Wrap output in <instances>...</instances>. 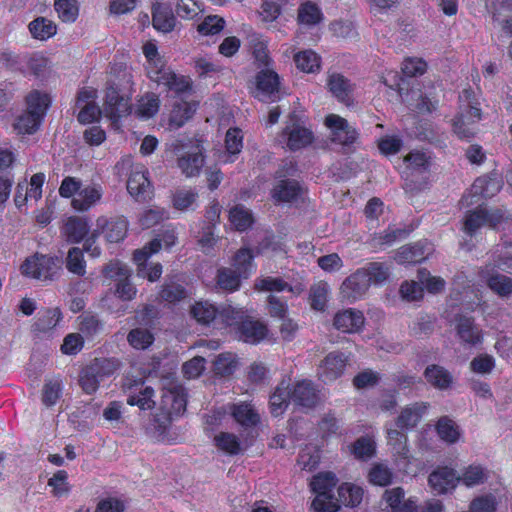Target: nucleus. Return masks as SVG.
Wrapping results in <instances>:
<instances>
[{
    "label": "nucleus",
    "mask_w": 512,
    "mask_h": 512,
    "mask_svg": "<svg viewBox=\"0 0 512 512\" xmlns=\"http://www.w3.org/2000/svg\"><path fill=\"white\" fill-rule=\"evenodd\" d=\"M346 362L344 353L339 351L329 353L319 365V378L326 383L336 380L343 374Z\"/></svg>",
    "instance_id": "obj_14"
},
{
    "label": "nucleus",
    "mask_w": 512,
    "mask_h": 512,
    "mask_svg": "<svg viewBox=\"0 0 512 512\" xmlns=\"http://www.w3.org/2000/svg\"><path fill=\"white\" fill-rule=\"evenodd\" d=\"M100 234H104L106 240L110 243H118L122 241L128 230L127 221L122 218L100 217L97 219V228Z\"/></svg>",
    "instance_id": "obj_16"
},
{
    "label": "nucleus",
    "mask_w": 512,
    "mask_h": 512,
    "mask_svg": "<svg viewBox=\"0 0 512 512\" xmlns=\"http://www.w3.org/2000/svg\"><path fill=\"white\" fill-rule=\"evenodd\" d=\"M102 381L91 364L84 367L80 372L79 385L86 394L95 393Z\"/></svg>",
    "instance_id": "obj_41"
},
{
    "label": "nucleus",
    "mask_w": 512,
    "mask_h": 512,
    "mask_svg": "<svg viewBox=\"0 0 512 512\" xmlns=\"http://www.w3.org/2000/svg\"><path fill=\"white\" fill-rule=\"evenodd\" d=\"M369 287V280L366 278L365 272L358 269L343 281L340 287V293L342 298L353 302L364 296Z\"/></svg>",
    "instance_id": "obj_13"
},
{
    "label": "nucleus",
    "mask_w": 512,
    "mask_h": 512,
    "mask_svg": "<svg viewBox=\"0 0 512 512\" xmlns=\"http://www.w3.org/2000/svg\"><path fill=\"white\" fill-rule=\"evenodd\" d=\"M214 442L218 449L229 455H236L241 450L238 437L232 433L220 432L214 437Z\"/></svg>",
    "instance_id": "obj_45"
},
{
    "label": "nucleus",
    "mask_w": 512,
    "mask_h": 512,
    "mask_svg": "<svg viewBox=\"0 0 512 512\" xmlns=\"http://www.w3.org/2000/svg\"><path fill=\"white\" fill-rule=\"evenodd\" d=\"M253 254L248 248H241L232 258L231 267L217 270L216 286L218 289L232 293L239 290L241 280L248 278L253 268Z\"/></svg>",
    "instance_id": "obj_1"
},
{
    "label": "nucleus",
    "mask_w": 512,
    "mask_h": 512,
    "mask_svg": "<svg viewBox=\"0 0 512 512\" xmlns=\"http://www.w3.org/2000/svg\"><path fill=\"white\" fill-rule=\"evenodd\" d=\"M283 134L287 137V147L292 151L305 148L314 140L312 131L301 125L295 115H290Z\"/></svg>",
    "instance_id": "obj_10"
},
{
    "label": "nucleus",
    "mask_w": 512,
    "mask_h": 512,
    "mask_svg": "<svg viewBox=\"0 0 512 512\" xmlns=\"http://www.w3.org/2000/svg\"><path fill=\"white\" fill-rule=\"evenodd\" d=\"M176 19L169 5L156 3L152 9L153 27L161 32H171L175 27Z\"/></svg>",
    "instance_id": "obj_23"
},
{
    "label": "nucleus",
    "mask_w": 512,
    "mask_h": 512,
    "mask_svg": "<svg viewBox=\"0 0 512 512\" xmlns=\"http://www.w3.org/2000/svg\"><path fill=\"white\" fill-rule=\"evenodd\" d=\"M323 14L320 8L311 2H306L298 8V22L303 25L312 26L321 22Z\"/></svg>",
    "instance_id": "obj_42"
},
{
    "label": "nucleus",
    "mask_w": 512,
    "mask_h": 512,
    "mask_svg": "<svg viewBox=\"0 0 512 512\" xmlns=\"http://www.w3.org/2000/svg\"><path fill=\"white\" fill-rule=\"evenodd\" d=\"M337 484L336 475L332 472L319 473L313 477L311 482L312 490L317 496L312 502V507L317 512H337L339 505L330 494L332 488Z\"/></svg>",
    "instance_id": "obj_5"
},
{
    "label": "nucleus",
    "mask_w": 512,
    "mask_h": 512,
    "mask_svg": "<svg viewBox=\"0 0 512 512\" xmlns=\"http://www.w3.org/2000/svg\"><path fill=\"white\" fill-rule=\"evenodd\" d=\"M225 26L224 18L218 15H209L198 25V32L203 35H215L220 33Z\"/></svg>",
    "instance_id": "obj_59"
},
{
    "label": "nucleus",
    "mask_w": 512,
    "mask_h": 512,
    "mask_svg": "<svg viewBox=\"0 0 512 512\" xmlns=\"http://www.w3.org/2000/svg\"><path fill=\"white\" fill-rule=\"evenodd\" d=\"M325 125L330 130L331 142L340 145L345 151H350L359 140L357 129L337 114L327 115Z\"/></svg>",
    "instance_id": "obj_6"
},
{
    "label": "nucleus",
    "mask_w": 512,
    "mask_h": 512,
    "mask_svg": "<svg viewBox=\"0 0 512 512\" xmlns=\"http://www.w3.org/2000/svg\"><path fill=\"white\" fill-rule=\"evenodd\" d=\"M360 269L361 271L365 272L366 278L369 280V285L382 284L388 279L390 275L389 267L382 262H370Z\"/></svg>",
    "instance_id": "obj_40"
},
{
    "label": "nucleus",
    "mask_w": 512,
    "mask_h": 512,
    "mask_svg": "<svg viewBox=\"0 0 512 512\" xmlns=\"http://www.w3.org/2000/svg\"><path fill=\"white\" fill-rule=\"evenodd\" d=\"M387 437L388 443L391 445L394 455L402 459H407L409 454V450L406 445L407 436L396 429H389L387 431Z\"/></svg>",
    "instance_id": "obj_49"
},
{
    "label": "nucleus",
    "mask_w": 512,
    "mask_h": 512,
    "mask_svg": "<svg viewBox=\"0 0 512 512\" xmlns=\"http://www.w3.org/2000/svg\"><path fill=\"white\" fill-rule=\"evenodd\" d=\"M472 91L463 90L459 95V111L452 120L453 132L462 140H469L477 133V123L481 120V110L472 104Z\"/></svg>",
    "instance_id": "obj_2"
},
{
    "label": "nucleus",
    "mask_w": 512,
    "mask_h": 512,
    "mask_svg": "<svg viewBox=\"0 0 512 512\" xmlns=\"http://www.w3.org/2000/svg\"><path fill=\"white\" fill-rule=\"evenodd\" d=\"M89 232V225L86 219L79 217H70L64 227L63 234L67 241L71 243H79Z\"/></svg>",
    "instance_id": "obj_29"
},
{
    "label": "nucleus",
    "mask_w": 512,
    "mask_h": 512,
    "mask_svg": "<svg viewBox=\"0 0 512 512\" xmlns=\"http://www.w3.org/2000/svg\"><path fill=\"white\" fill-rule=\"evenodd\" d=\"M425 258L423 248L418 244L405 245L398 249L396 261L400 264L418 263Z\"/></svg>",
    "instance_id": "obj_47"
},
{
    "label": "nucleus",
    "mask_w": 512,
    "mask_h": 512,
    "mask_svg": "<svg viewBox=\"0 0 512 512\" xmlns=\"http://www.w3.org/2000/svg\"><path fill=\"white\" fill-rule=\"evenodd\" d=\"M436 430L440 438L448 443L456 442L460 435L454 421L447 416H443L438 420Z\"/></svg>",
    "instance_id": "obj_50"
},
{
    "label": "nucleus",
    "mask_w": 512,
    "mask_h": 512,
    "mask_svg": "<svg viewBox=\"0 0 512 512\" xmlns=\"http://www.w3.org/2000/svg\"><path fill=\"white\" fill-rule=\"evenodd\" d=\"M65 267L71 274L83 277L86 274V261L83 250L78 247H72L68 250L65 258Z\"/></svg>",
    "instance_id": "obj_37"
},
{
    "label": "nucleus",
    "mask_w": 512,
    "mask_h": 512,
    "mask_svg": "<svg viewBox=\"0 0 512 512\" xmlns=\"http://www.w3.org/2000/svg\"><path fill=\"white\" fill-rule=\"evenodd\" d=\"M284 5L276 0H262L258 11L259 17L263 23L274 22L281 14V7Z\"/></svg>",
    "instance_id": "obj_54"
},
{
    "label": "nucleus",
    "mask_w": 512,
    "mask_h": 512,
    "mask_svg": "<svg viewBox=\"0 0 512 512\" xmlns=\"http://www.w3.org/2000/svg\"><path fill=\"white\" fill-rule=\"evenodd\" d=\"M375 453V442L369 437H360L353 445V454L357 459L366 460Z\"/></svg>",
    "instance_id": "obj_61"
},
{
    "label": "nucleus",
    "mask_w": 512,
    "mask_h": 512,
    "mask_svg": "<svg viewBox=\"0 0 512 512\" xmlns=\"http://www.w3.org/2000/svg\"><path fill=\"white\" fill-rule=\"evenodd\" d=\"M29 31L32 36L39 40H46L57 32L56 24L44 17H38L29 24Z\"/></svg>",
    "instance_id": "obj_38"
},
{
    "label": "nucleus",
    "mask_w": 512,
    "mask_h": 512,
    "mask_svg": "<svg viewBox=\"0 0 512 512\" xmlns=\"http://www.w3.org/2000/svg\"><path fill=\"white\" fill-rule=\"evenodd\" d=\"M27 110L14 123L19 134H33L39 127L50 104L47 94L32 91L26 97Z\"/></svg>",
    "instance_id": "obj_3"
},
{
    "label": "nucleus",
    "mask_w": 512,
    "mask_h": 512,
    "mask_svg": "<svg viewBox=\"0 0 512 512\" xmlns=\"http://www.w3.org/2000/svg\"><path fill=\"white\" fill-rule=\"evenodd\" d=\"M63 382L59 377L48 378L42 388V403L46 407L54 406L62 396Z\"/></svg>",
    "instance_id": "obj_35"
},
{
    "label": "nucleus",
    "mask_w": 512,
    "mask_h": 512,
    "mask_svg": "<svg viewBox=\"0 0 512 512\" xmlns=\"http://www.w3.org/2000/svg\"><path fill=\"white\" fill-rule=\"evenodd\" d=\"M230 412L235 421L242 427L251 428L260 422V415L255 408L247 402L233 404Z\"/></svg>",
    "instance_id": "obj_25"
},
{
    "label": "nucleus",
    "mask_w": 512,
    "mask_h": 512,
    "mask_svg": "<svg viewBox=\"0 0 512 512\" xmlns=\"http://www.w3.org/2000/svg\"><path fill=\"white\" fill-rule=\"evenodd\" d=\"M329 293V286L326 282H318L311 286L309 292L310 305L313 309L324 310Z\"/></svg>",
    "instance_id": "obj_48"
},
{
    "label": "nucleus",
    "mask_w": 512,
    "mask_h": 512,
    "mask_svg": "<svg viewBox=\"0 0 512 512\" xmlns=\"http://www.w3.org/2000/svg\"><path fill=\"white\" fill-rule=\"evenodd\" d=\"M143 387L142 380H131L126 378L123 383L125 391L129 392L127 397V404L131 406H138L141 410L152 409L155 405L152 399L154 390L151 387Z\"/></svg>",
    "instance_id": "obj_11"
},
{
    "label": "nucleus",
    "mask_w": 512,
    "mask_h": 512,
    "mask_svg": "<svg viewBox=\"0 0 512 512\" xmlns=\"http://www.w3.org/2000/svg\"><path fill=\"white\" fill-rule=\"evenodd\" d=\"M363 498V490L359 486L351 485L348 483L342 484L338 488V498L334 497L338 505L355 507L359 505Z\"/></svg>",
    "instance_id": "obj_31"
},
{
    "label": "nucleus",
    "mask_w": 512,
    "mask_h": 512,
    "mask_svg": "<svg viewBox=\"0 0 512 512\" xmlns=\"http://www.w3.org/2000/svg\"><path fill=\"white\" fill-rule=\"evenodd\" d=\"M54 7L63 22L72 23L78 17L79 6L76 0H55Z\"/></svg>",
    "instance_id": "obj_46"
},
{
    "label": "nucleus",
    "mask_w": 512,
    "mask_h": 512,
    "mask_svg": "<svg viewBox=\"0 0 512 512\" xmlns=\"http://www.w3.org/2000/svg\"><path fill=\"white\" fill-rule=\"evenodd\" d=\"M238 331L240 339L251 344L260 342L267 334L265 325L259 321H254L247 316L239 324Z\"/></svg>",
    "instance_id": "obj_24"
},
{
    "label": "nucleus",
    "mask_w": 512,
    "mask_h": 512,
    "mask_svg": "<svg viewBox=\"0 0 512 512\" xmlns=\"http://www.w3.org/2000/svg\"><path fill=\"white\" fill-rule=\"evenodd\" d=\"M487 285L501 297H508L512 294V278L507 275L494 273L487 278Z\"/></svg>",
    "instance_id": "obj_43"
},
{
    "label": "nucleus",
    "mask_w": 512,
    "mask_h": 512,
    "mask_svg": "<svg viewBox=\"0 0 512 512\" xmlns=\"http://www.w3.org/2000/svg\"><path fill=\"white\" fill-rule=\"evenodd\" d=\"M328 87L331 93L343 103L350 100L352 86L349 81L341 74H332L328 78Z\"/></svg>",
    "instance_id": "obj_33"
},
{
    "label": "nucleus",
    "mask_w": 512,
    "mask_h": 512,
    "mask_svg": "<svg viewBox=\"0 0 512 512\" xmlns=\"http://www.w3.org/2000/svg\"><path fill=\"white\" fill-rule=\"evenodd\" d=\"M102 195L103 190L100 185L92 184L81 187L72 199V206L78 211H87L101 200Z\"/></svg>",
    "instance_id": "obj_21"
},
{
    "label": "nucleus",
    "mask_w": 512,
    "mask_h": 512,
    "mask_svg": "<svg viewBox=\"0 0 512 512\" xmlns=\"http://www.w3.org/2000/svg\"><path fill=\"white\" fill-rule=\"evenodd\" d=\"M246 317L242 309L232 307L231 305H223L219 307V319L229 326H239Z\"/></svg>",
    "instance_id": "obj_56"
},
{
    "label": "nucleus",
    "mask_w": 512,
    "mask_h": 512,
    "mask_svg": "<svg viewBox=\"0 0 512 512\" xmlns=\"http://www.w3.org/2000/svg\"><path fill=\"white\" fill-rule=\"evenodd\" d=\"M203 165L204 157L200 151L187 153L178 158V167L186 177L198 175Z\"/></svg>",
    "instance_id": "obj_30"
},
{
    "label": "nucleus",
    "mask_w": 512,
    "mask_h": 512,
    "mask_svg": "<svg viewBox=\"0 0 512 512\" xmlns=\"http://www.w3.org/2000/svg\"><path fill=\"white\" fill-rule=\"evenodd\" d=\"M255 289L258 291L280 292L288 290L293 292V288L281 278L263 277L255 281Z\"/></svg>",
    "instance_id": "obj_51"
},
{
    "label": "nucleus",
    "mask_w": 512,
    "mask_h": 512,
    "mask_svg": "<svg viewBox=\"0 0 512 512\" xmlns=\"http://www.w3.org/2000/svg\"><path fill=\"white\" fill-rule=\"evenodd\" d=\"M294 61L297 68L306 73H313L320 69V57L312 50L296 53Z\"/></svg>",
    "instance_id": "obj_39"
},
{
    "label": "nucleus",
    "mask_w": 512,
    "mask_h": 512,
    "mask_svg": "<svg viewBox=\"0 0 512 512\" xmlns=\"http://www.w3.org/2000/svg\"><path fill=\"white\" fill-rule=\"evenodd\" d=\"M333 324L337 330L344 333H354L363 326L364 316L358 310L346 309L335 315Z\"/></svg>",
    "instance_id": "obj_20"
},
{
    "label": "nucleus",
    "mask_w": 512,
    "mask_h": 512,
    "mask_svg": "<svg viewBox=\"0 0 512 512\" xmlns=\"http://www.w3.org/2000/svg\"><path fill=\"white\" fill-rule=\"evenodd\" d=\"M67 479V472L65 470H59L48 480V486L52 488V494L55 497H62L69 493L70 486Z\"/></svg>",
    "instance_id": "obj_57"
},
{
    "label": "nucleus",
    "mask_w": 512,
    "mask_h": 512,
    "mask_svg": "<svg viewBox=\"0 0 512 512\" xmlns=\"http://www.w3.org/2000/svg\"><path fill=\"white\" fill-rule=\"evenodd\" d=\"M320 456L314 447H305L298 456V465L305 470L312 471L319 463Z\"/></svg>",
    "instance_id": "obj_62"
},
{
    "label": "nucleus",
    "mask_w": 512,
    "mask_h": 512,
    "mask_svg": "<svg viewBox=\"0 0 512 512\" xmlns=\"http://www.w3.org/2000/svg\"><path fill=\"white\" fill-rule=\"evenodd\" d=\"M428 383L438 389H447L452 383L451 374L439 365H430L424 371Z\"/></svg>",
    "instance_id": "obj_32"
},
{
    "label": "nucleus",
    "mask_w": 512,
    "mask_h": 512,
    "mask_svg": "<svg viewBox=\"0 0 512 512\" xmlns=\"http://www.w3.org/2000/svg\"><path fill=\"white\" fill-rule=\"evenodd\" d=\"M160 107L159 97L154 93H148L138 102V114L145 118L154 116Z\"/></svg>",
    "instance_id": "obj_55"
},
{
    "label": "nucleus",
    "mask_w": 512,
    "mask_h": 512,
    "mask_svg": "<svg viewBox=\"0 0 512 512\" xmlns=\"http://www.w3.org/2000/svg\"><path fill=\"white\" fill-rule=\"evenodd\" d=\"M186 296L187 292L185 288L175 282L165 283L160 292V297L169 303L181 301L186 298Z\"/></svg>",
    "instance_id": "obj_60"
},
{
    "label": "nucleus",
    "mask_w": 512,
    "mask_h": 512,
    "mask_svg": "<svg viewBox=\"0 0 512 512\" xmlns=\"http://www.w3.org/2000/svg\"><path fill=\"white\" fill-rule=\"evenodd\" d=\"M97 91L84 87L79 90L76 97V107L79 109L77 119L81 124H90L101 116V109L96 104Z\"/></svg>",
    "instance_id": "obj_9"
},
{
    "label": "nucleus",
    "mask_w": 512,
    "mask_h": 512,
    "mask_svg": "<svg viewBox=\"0 0 512 512\" xmlns=\"http://www.w3.org/2000/svg\"><path fill=\"white\" fill-rule=\"evenodd\" d=\"M428 403L416 402L406 406L397 418L400 428H414L428 409Z\"/></svg>",
    "instance_id": "obj_26"
},
{
    "label": "nucleus",
    "mask_w": 512,
    "mask_h": 512,
    "mask_svg": "<svg viewBox=\"0 0 512 512\" xmlns=\"http://www.w3.org/2000/svg\"><path fill=\"white\" fill-rule=\"evenodd\" d=\"M57 259L48 255H35L21 265L24 275L42 281H52L58 274Z\"/></svg>",
    "instance_id": "obj_8"
},
{
    "label": "nucleus",
    "mask_w": 512,
    "mask_h": 512,
    "mask_svg": "<svg viewBox=\"0 0 512 512\" xmlns=\"http://www.w3.org/2000/svg\"><path fill=\"white\" fill-rule=\"evenodd\" d=\"M291 401L290 384L282 380L270 396V409L274 416H279L288 407Z\"/></svg>",
    "instance_id": "obj_28"
},
{
    "label": "nucleus",
    "mask_w": 512,
    "mask_h": 512,
    "mask_svg": "<svg viewBox=\"0 0 512 512\" xmlns=\"http://www.w3.org/2000/svg\"><path fill=\"white\" fill-rule=\"evenodd\" d=\"M428 481L434 492L444 494L453 490L460 479L453 469L444 467L432 472Z\"/></svg>",
    "instance_id": "obj_18"
},
{
    "label": "nucleus",
    "mask_w": 512,
    "mask_h": 512,
    "mask_svg": "<svg viewBox=\"0 0 512 512\" xmlns=\"http://www.w3.org/2000/svg\"><path fill=\"white\" fill-rule=\"evenodd\" d=\"M149 78L176 94H183L192 89V80L190 77L177 75L169 67L160 65L159 63L149 68Z\"/></svg>",
    "instance_id": "obj_7"
},
{
    "label": "nucleus",
    "mask_w": 512,
    "mask_h": 512,
    "mask_svg": "<svg viewBox=\"0 0 512 512\" xmlns=\"http://www.w3.org/2000/svg\"><path fill=\"white\" fill-rule=\"evenodd\" d=\"M163 409L171 416H180L186 410V393L182 386H175L167 390L162 396Z\"/></svg>",
    "instance_id": "obj_19"
},
{
    "label": "nucleus",
    "mask_w": 512,
    "mask_h": 512,
    "mask_svg": "<svg viewBox=\"0 0 512 512\" xmlns=\"http://www.w3.org/2000/svg\"><path fill=\"white\" fill-rule=\"evenodd\" d=\"M78 320L79 331L86 337H92L102 330V324L94 315H81Z\"/></svg>",
    "instance_id": "obj_63"
},
{
    "label": "nucleus",
    "mask_w": 512,
    "mask_h": 512,
    "mask_svg": "<svg viewBox=\"0 0 512 512\" xmlns=\"http://www.w3.org/2000/svg\"><path fill=\"white\" fill-rule=\"evenodd\" d=\"M131 168L127 180V191L137 202H146L153 196V186L148 178V170L142 164H132L130 158L123 159L116 168Z\"/></svg>",
    "instance_id": "obj_4"
},
{
    "label": "nucleus",
    "mask_w": 512,
    "mask_h": 512,
    "mask_svg": "<svg viewBox=\"0 0 512 512\" xmlns=\"http://www.w3.org/2000/svg\"><path fill=\"white\" fill-rule=\"evenodd\" d=\"M196 110V102H175L170 113L169 126L175 129L182 127L189 119L192 118Z\"/></svg>",
    "instance_id": "obj_27"
},
{
    "label": "nucleus",
    "mask_w": 512,
    "mask_h": 512,
    "mask_svg": "<svg viewBox=\"0 0 512 512\" xmlns=\"http://www.w3.org/2000/svg\"><path fill=\"white\" fill-rule=\"evenodd\" d=\"M127 341L133 348L144 350L153 343L154 337L147 329L135 328L129 332Z\"/></svg>",
    "instance_id": "obj_52"
},
{
    "label": "nucleus",
    "mask_w": 512,
    "mask_h": 512,
    "mask_svg": "<svg viewBox=\"0 0 512 512\" xmlns=\"http://www.w3.org/2000/svg\"><path fill=\"white\" fill-rule=\"evenodd\" d=\"M191 315L200 324L208 325L215 319H219V307L207 302H197L191 308Z\"/></svg>",
    "instance_id": "obj_34"
},
{
    "label": "nucleus",
    "mask_w": 512,
    "mask_h": 512,
    "mask_svg": "<svg viewBox=\"0 0 512 512\" xmlns=\"http://www.w3.org/2000/svg\"><path fill=\"white\" fill-rule=\"evenodd\" d=\"M407 235L405 229L388 227L384 232L374 234L372 241L374 246L391 245L398 239H403Z\"/></svg>",
    "instance_id": "obj_58"
},
{
    "label": "nucleus",
    "mask_w": 512,
    "mask_h": 512,
    "mask_svg": "<svg viewBox=\"0 0 512 512\" xmlns=\"http://www.w3.org/2000/svg\"><path fill=\"white\" fill-rule=\"evenodd\" d=\"M301 192L299 183L295 180H281L273 189V197L281 202L295 200Z\"/></svg>",
    "instance_id": "obj_36"
},
{
    "label": "nucleus",
    "mask_w": 512,
    "mask_h": 512,
    "mask_svg": "<svg viewBox=\"0 0 512 512\" xmlns=\"http://www.w3.org/2000/svg\"><path fill=\"white\" fill-rule=\"evenodd\" d=\"M118 270V274L124 276V278L118 280L115 293L124 301L132 300L135 297L137 290L127 277L128 269L126 267H119Z\"/></svg>",
    "instance_id": "obj_53"
},
{
    "label": "nucleus",
    "mask_w": 512,
    "mask_h": 512,
    "mask_svg": "<svg viewBox=\"0 0 512 512\" xmlns=\"http://www.w3.org/2000/svg\"><path fill=\"white\" fill-rule=\"evenodd\" d=\"M257 95L261 101L272 99L278 92L279 77L271 70H262L256 76Z\"/></svg>",
    "instance_id": "obj_22"
},
{
    "label": "nucleus",
    "mask_w": 512,
    "mask_h": 512,
    "mask_svg": "<svg viewBox=\"0 0 512 512\" xmlns=\"http://www.w3.org/2000/svg\"><path fill=\"white\" fill-rule=\"evenodd\" d=\"M291 401L303 408H313L319 402V391L310 380H299L290 386Z\"/></svg>",
    "instance_id": "obj_12"
},
{
    "label": "nucleus",
    "mask_w": 512,
    "mask_h": 512,
    "mask_svg": "<svg viewBox=\"0 0 512 512\" xmlns=\"http://www.w3.org/2000/svg\"><path fill=\"white\" fill-rule=\"evenodd\" d=\"M457 336L465 345L476 346L482 343L481 329L474 323L472 317L457 315L455 318Z\"/></svg>",
    "instance_id": "obj_15"
},
{
    "label": "nucleus",
    "mask_w": 512,
    "mask_h": 512,
    "mask_svg": "<svg viewBox=\"0 0 512 512\" xmlns=\"http://www.w3.org/2000/svg\"><path fill=\"white\" fill-rule=\"evenodd\" d=\"M129 101L124 96H120L118 90L114 86L107 88L104 113L113 120L117 121L120 117L127 114L129 111Z\"/></svg>",
    "instance_id": "obj_17"
},
{
    "label": "nucleus",
    "mask_w": 512,
    "mask_h": 512,
    "mask_svg": "<svg viewBox=\"0 0 512 512\" xmlns=\"http://www.w3.org/2000/svg\"><path fill=\"white\" fill-rule=\"evenodd\" d=\"M229 219L238 231H245L253 223L251 212L242 205H237L230 210Z\"/></svg>",
    "instance_id": "obj_44"
},
{
    "label": "nucleus",
    "mask_w": 512,
    "mask_h": 512,
    "mask_svg": "<svg viewBox=\"0 0 512 512\" xmlns=\"http://www.w3.org/2000/svg\"><path fill=\"white\" fill-rule=\"evenodd\" d=\"M458 477L467 487H472L483 483L486 479V473L481 466H469L462 476Z\"/></svg>",
    "instance_id": "obj_64"
}]
</instances>
